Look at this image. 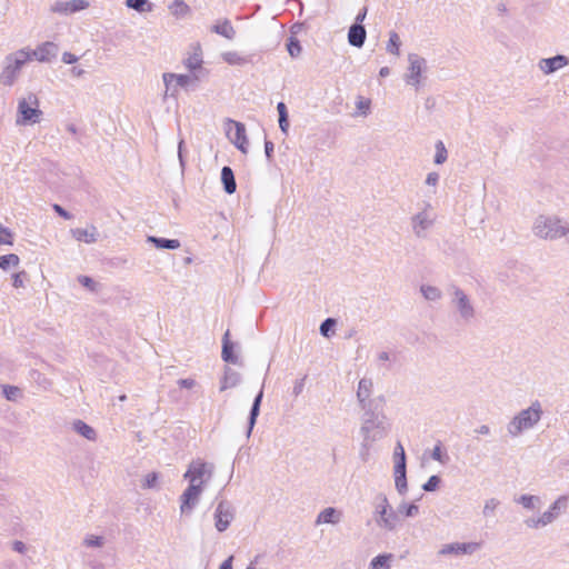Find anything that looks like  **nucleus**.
Masks as SVG:
<instances>
[{
	"label": "nucleus",
	"mask_w": 569,
	"mask_h": 569,
	"mask_svg": "<svg viewBox=\"0 0 569 569\" xmlns=\"http://www.w3.org/2000/svg\"><path fill=\"white\" fill-rule=\"evenodd\" d=\"M531 233L539 240L557 241L569 233V222L555 213H540L532 220Z\"/></svg>",
	"instance_id": "obj_1"
},
{
	"label": "nucleus",
	"mask_w": 569,
	"mask_h": 569,
	"mask_svg": "<svg viewBox=\"0 0 569 569\" xmlns=\"http://www.w3.org/2000/svg\"><path fill=\"white\" fill-rule=\"evenodd\" d=\"M29 62V57L22 48L7 54L0 70V86L12 88L19 80L22 69Z\"/></svg>",
	"instance_id": "obj_2"
},
{
	"label": "nucleus",
	"mask_w": 569,
	"mask_h": 569,
	"mask_svg": "<svg viewBox=\"0 0 569 569\" xmlns=\"http://www.w3.org/2000/svg\"><path fill=\"white\" fill-rule=\"evenodd\" d=\"M407 60L408 67L403 73V81L415 91H419L427 80V60L416 53H409Z\"/></svg>",
	"instance_id": "obj_3"
},
{
	"label": "nucleus",
	"mask_w": 569,
	"mask_h": 569,
	"mask_svg": "<svg viewBox=\"0 0 569 569\" xmlns=\"http://www.w3.org/2000/svg\"><path fill=\"white\" fill-rule=\"evenodd\" d=\"M162 81L166 88L164 94L170 97H177L180 89L189 90L194 88L198 82L201 81L198 74L192 73H174L164 72L162 74Z\"/></svg>",
	"instance_id": "obj_4"
},
{
	"label": "nucleus",
	"mask_w": 569,
	"mask_h": 569,
	"mask_svg": "<svg viewBox=\"0 0 569 569\" xmlns=\"http://www.w3.org/2000/svg\"><path fill=\"white\" fill-rule=\"evenodd\" d=\"M38 106V98L33 93L19 99L16 123L18 126H26L39 122L42 112Z\"/></svg>",
	"instance_id": "obj_5"
},
{
	"label": "nucleus",
	"mask_w": 569,
	"mask_h": 569,
	"mask_svg": "<svg viewBox=\"0 0 569 569\" xmlns=\"http://www.w3.org/2000/svg\"><path fill=\"white\" fill-rule=\"evenodd\" d=\"M435 222L436 213L429 202H425L423 206L410 218L411 230L417 238H426Z\"/></svg>",
	"instance_id": "obj_6"
},
{
	"label": "nucleus",
	"mask_w": 569,
	"mask_h": 569,
	"mask_svg": "<svg viewBox=\"0 0 569 569\" xmlns=\"http://www.w3.org/2000/svg\"><path fill=\"white\" fill-rule=\"evenodd\" d=\"M226 136L228 140L242 153L249 152V140L246 131V126L242 122L227 119L223 123Z\"/></svg>",
	"instance_id": "obj_7"
},
{
	"label": "nucleus",
	"mask_w": 569,
	"mask_h": 569,
	"mask_svg": "<svg viewBox=\"0 0 569 569\" xmlns=\"http://www.w3.org/2000/svg\"><path fill=\"white\" fill-rule=\"evenodd\" d=\"M22 49L29 57V62L38 61L41 63H50L59 53V46L52 41L41 42L36 48L22 47Z\"/></svg>",
	"instance_id": "obj_8"
},
{
	"label": "nucleus",
	"mask_w": 569,
	"mask_h": 569,
	"mask_svg": "<svg viewBox=\"0 0 569 569\" xmlns=\"http://www.w3.org/2000/svg\"><path fill=\"white\" fill-rule=\"evenodd\" d=\"M203 52L201 46L196 43L191 46L182 60V64L189 73L198 74L199 79H204L209 71L203 68Z\"/></svg>",
	"instance_id": "obj_9"
},
{
	"label": "nucleus",
	"mask_w": 569,
	"mask_h": 569,
	"mask_svg": "<svg viewBox=\"0 0 569 569\" xmlns=\"http://www.w3.org/2000/svg\"><path fill=\"white\" fill-rule=\"evenodd\" d=\"M448 291L451 297V305L461 318L470 319L476 316L469 297L461 288L456 284H451L449 286Z\"/></svg>",
	"instance_id": "obj_10"
},
{
	"label": "nucleus",
	"mask_w": 569,
	"mask_h": 569,
	"mask_svg": "<svg viewBox=\"0 0 569 569\" xmlns=\"http://www.w3.org/2000/svg\"><path fill=\"white\" fill-rule=\"evenodd\" d=\"M540 406L533 405L532 407L520 412L511 423L512 432L518 433L522 430L531 428L540 419Z\"/></svg>",
	"instance_id": "obj_11"
},
{
	"label": "nucleus",
	"mask_w": 569,
	"mask_h": 569,
	"mask_svg": "<svg viewBox=\"0 0 569 569\" xmlns=\"http://www.w3.org/2000/svg\"><path fill=\"white\" fill-rule=\"evenodd\" d=\"M90 7L88 0H57L51 4V12L59 16H72Z\"/></svg>",
	"instance_id": "obj_12"
},
{
	"label": "nucleus",
	"mask_w": 569,
	"mask_h": 569,
	"mask_svg": "<svg viewBox=\"0 0 569 569\" xmlns=\"http://www.w3.org/2000/svg\"><path fill=\"white\" fill-rule=\"evenodd\" d=\"M418 292L420 298L432 307L439 306L445 298L441 287L432 281H422L419 284Z\"/></svg>",
	"instance_id": "obj_13"
},
{
	"label": "nucleus",
	"mask_w": 569,
	"mask_h": 569,
	"mask_svg": "<svg viewBox=\"0 0 569 569\" xmlns=\"http://www.w3.org/2000/svg\"><path fill=\"white\" fill-rule=\"evenodd\" d=\"M569 66V58L565 54H557L550 58H541L537 62L538 70L543 76H550Z\"/></svg>",
	"instance_id": "obj_14"
},
{
	"label": "nucleus",
	"mask_w": 569,
	"mask_h": 569,
	"mask_svg": "<svg viewBox=\"0 0 569 569\" xmlns=\"http://www.w3.org/2000/svg\"><path fill=\"white\" fill-rule=\"evenodd\" d=\"M211 470L206 462L196 461L189 466V469L184 473V478L189 482L199 483L203 486L204 478H209Z\"/></svg>",
	"instance_id": "obj_15"
},
{
	"label": "nucleus",
	"mask_w": 569,
	"mask_h": 569,
	"mask_svg": "<svg viewBox=\"0 0 569 569\" xmlns=\"http://www.w3.org/2000/svg\"><path fill=\"white\" fill-rule=\"evenodd\" d=\"M202 492V485L189 482L188 488L181 496V512L190 511L197 503Z\"/></svg>",
	"instance_id": "obj_16"
},
{
	"label": "nucleus",
	"mask_w": 569,
	"mask_h": 569,
	"mask_svg": "<svg viewBox=\"0 0 569 569\" xmlns=\"http://www.w3.org/2000/svg\"><path fill=\"white\" fill-rule=\"evenodd\" d=\"M395 457H396V466H395L396 485H397V487L405 486L406 455H405V449L400 442H398V445L396 447Z\"/></svg>",
	"instance_id": "obj_17"
},
{
	"label": "nucleus",
	"mask_w": 569,
	"mask_h": 569,
	"mask_svg": "<svg viewBox=\"0 0 569 569\" xmlns=\"http://www.w3.org/2000/svg\"><path fill=\"white\" fill-rule=\"evenodd\" d=\"M70 232L77 241L84 242L87 244L97 242L99 237V232L94 226L71 229Z\"/></svg>",
	"instance_id": "obj_18"
},
{
	"label": "nucleus",
	"mask_w": 569,
	"mask_h": 569,
	"mask_svg": "<svg viewBox=\"0 0 569 569\" xmlns=\"http://www.w3.org/2000/svg\"><path fill=\"white\" fill-rule=\"evenodd\" d=\"M367 31L362 24L355 23L349 28L348 42L356 47L361 48L366 41Z\"/></svg>",
	"instance_id": "obj_19"
},
{
	"label": "nucleus",
	"mask_w": 569,
	"mask_h": 569,
	"mask_svg": "<svg viewBox=\"0 0 569 569\" xmlns=\"http://www.w3.org/2000/svg\"><path fill=\"white\" fill-rule=\"evenodd\" d=\"M211 31L228 40L236 38V30L228 19L217 20L216 23L212 24Z\"/></svg>",
	"instance_id": "obj_20"
},
{
	"label": "nucleus",
	"mask_w": 569,
	"mask_h": 569,
	"mask_svg": "<svg viewBox=\"0 0 569 569\" xmlns=\"http://www.w3.org/2000/svg\"><path fill=\"white\" fill-rule=\"evenodd\" d=\"M480 547L478 542H467V543H451L447 545L442 549V553H472Z\"/></svg>",
	"instance_id": "obj_21"
},
{
	"label": "nucleus",
	"mask_w": 569,
	"mask_h": 569,
	"mask_svg": "<svg viewBox=\"0 0 569 569\" xmlns=\"http://www.w3.org/2000/svg\"><path fill=\"white\" fill-rule=\"evenodd\" d=\"M216 528L219 531H223L229 526L232 515L228 510V508L224 506V503H219L216 510Z\"/></svg>",
	"instance_id": "obj_22"
},
{
	"label": "nucleus",
	"mask_w": 569,
	"mask_h": 569,
	"mask_svg": "<svg viewBox=\"0 0 569 569\" xmlns=\"http://www.w3.org/2000/svg\"><path fill=\"white\" fill-rule=\"evenodd\" d=\"M147 242L152 243L157 249L177 250L181 247V243L178 239H166L154 236L147 237Z\"/></svg>",
	"instance_id": "obj_23"
},
{
	"label": "nucleus",
	"mask_w": 569,
	"mask_h": 569,
	"mask_svg": "<svg viewBox=\"0 0 569 569\" xmlns=\"http://www.w3.org/2000/svg\"><path fill=\"white\" fill-rule=\"evenodd\" d=\"M220 57L223 62L233 67H243L249 62L243 54L236 50L224 51L220 54Z\"/></svg>",
	"instance_id": "obj_24"
},
{
	"label": "nucleus",
	"mask_w": 569,
	"mask_h": 569,
	"mask_svg": "<svg viewBox=\"0 0 569 569\" xmlns=\"http://www.w3.org/2000/svg\"><path fill=\"white\" fill-rule=\"evenodd\" d=\"M222 359L226 361V362H231V363H236L237 362V357L234 355V346L233 343L231 342L230 340V331L227 330L224 332V336H223V339H222Z\"/></svg>",
	"instance_id": "obj_25"
},
{
	"label": "nucleus",
	"mask_w": 569,
	"mask_h": 569,
	"mask_svg": "<svg viewBox=\"0 0 569 569\" xmlns=\"http://www.w3.org/2000/svg\"><path fill=\"white\" fill-rule=\"evenodd\" d=\"M221 182L223 189L228 194H232L237 189L233 171L230 167H223L221 169Z\"/></svg>",
	"instance_id": "obj_26"
},
{
	"label": "nucleus",
	"mask_w": 569,
	"mask_h": 569,
	"mask_svg": "<svg viewBox=\"0 0 569 569\" xmlns=\"http://www.w3.org/2000/svg\"><path fill=\"white\" fill-rule=\"evenodd\" d=\"M170 13L177 19H183L191 12L190 7L182 0H174L169 6Z\"/></svg>",
	"instance_id": "obj_27"
},
{
	"label": "nucleus",
	"mask_w": 569,
	"mask_h": 569,
	"mask_svg": "<svg viewBox=\"0 0 569 569\" xmlns=\"http://www.w3.org/2000/svg\"><path fill=\"white\" fill-rule=\"evenodd\" d=\"M380 509V521L379 523L388 529H392L395 526V515L391 511V508L388 506V503L385 501Z\"/></svg>",
	"instance_id": "obj_28"
},
{
	"label": "nucleus",
	"mask_w": 569,
	"mask_h": 569,
	"mask_svg": "<svg viewBox=\"0 0 569 569\" xmlns=\"http://www.w3.org/2000/svg\"><path fill=\"white\" fill-rule=\"evenodd\" d=\"M400 47L401 40L399 34L396 31L389 32V40L386 44V50L388 53L399 57L400 56Z\"/></svg>",
	"instance_id": "obj_29"
},
{
	"label": "nucleus",
	"mask_w": 569,
	"mask_h": 569,
	"mask_svg": "<svg viewBox=\"0 0 569 569\" xmlns=\"http://www.w3.org/2000/svg\"><path fill=\"white\" fill-rule=\"evenodd\" d=\"M277 111L279 114V128L283 134H288L289 131V121H288V110L283 102H279L277 104Z\"/></svg>",
	"instance_id": "obj_30"
},
{
	"label": "nucleus",
	"mask_w": 569,
	"mask_h": 569,
	"mask_svg": "<svg viewBox=\"0 0 569 569\" xmlns=\"http://www.w3.org/2000/svg\"><path fill=\"white\" fill-rule=\"evenodd\" d=\"M448 159V151L445 146V143L441 140H438L435 143V156H433V163L437 166H440L445 163Z\"/></svg>",
	"instance_id": "obj_31"
},
{
	"label": "nucleus",
	"mask_w": 569,
	"mask_h": 569,
	"mask_svg": "<svg viewBox=\"0 0 569 569\" xmlns=\"http://www.w3.org/2000/svg\"><path fill=\"white\" fill-rule=\"evenodd\" d=\"M566 506V499H558L553 505L552 507L550 508L549 511L545 512L542 515V517L540 519L537 520V522L535 523V526H538L539 523L541 525H547L549 522L552 521L553 519V511L557 510V509H560L562 507Z\"/></svg>",
	"instance_id": "obj_32"
},
{
	"label": "nucleus",
	"mask_w": 569,
	"mask_h": 569,
	"mask_svg": "<svg viewBox=\"0 0 569 569\" xmlns=\"http://www.w3.org/2000/svg\"><path fill=\"white\" fill-rule=\"evenodd\" d=\"M20 263V258L16 253L0 256V270L7 271L10 268H17Z\"/></svg>",
	"instance_id": "obj_33"
},
{
	"label": "nucleus",
	"mask_w": 569,
	"mask_h": 569,
	"mask_svg": "<svg viewBox=\"0 0 569 569\" xmlns=\"http://www.w3.org/2000/svg\"><path fill=\"white\" fill-rule=\"evenodd\" d=\"M126 6L140 13L150 12L152 4L148 0H126Z\"/></svg>",
	"instance_id": "obj_34"
},
{
	"label": "nucleus",
	"mask_w": 569,
	"mask_h": 569,
	"mask_svg": "<svg viewBox=\"0 0 569 569\" xmlns=\"http://www.w3.org/2000/svg\"><path fill=\"white\" fill-rule=\"evenodd\" d=\"M78 282L84 287L86 289H88L90 292H99L100 289H101V284L96 281L94 279H92L91 277H88V276H79L77 278Z\"/></svg>",
	"instance_id": "obj_35"
},
{
	"label": "nucleus",
	"mask_w": 569,
	"mask_h": 569,
	"mask_svg": "<svg viewBox=\"0 0 569 569\" xmlns=\"http://www.w3.org/2000/svg\"><path fill=\"white\" fill-rule=\"evenodd\" d=\"M392 555H380L372 559L370 569H389Z\"/></svg>",
	"instance_id": "obj_36"
},
{
	"label": "nucleus",
	"mask_w": 569,
	"mask_h": 569,
	"mask_svg": "<svg viewBox=\"0 0 569 569\" xmlns=\"http://www.w3.org/2000/svg\"><path fill=\"white\" fill-rule=\"evenodd\" d=\"M74 429L80 435H82L83 437H86L89 440H94L96 439L94 430L90 426H88L87 423H84L81 420H78L77 422H74Z\"/></svg>",
	"instance_id": "obj_37"
},
{
	"label": "nucleus",
	"mask_w": 569,
	"mask_h": 569,
	"mask_svg": "<svg viewBox=\"0 0 569 569\" xmlns=\"http://www.w3.org/2000/svg\"><path fill=\"white\" fill-rule=\"evenodd\" d=\"M371 102L369 99L358 97L356 101L357 116L366 117L370 111Z\"/></svg>",
	"instance_id": "obj_38"
},
{
	"label": "nucleus",
	"mask_w": 569,
	"mask_h": 569,
	"mask_svg": "<svg viewBox=\"0 0 569 569\" xmlns=\"http://www.w3.org/2000/svg\"><path fill=\"white\" fill-rule=\"evenodd\" d=\"M371 387H372V382L370 380L361 379L359 381L357 395L361 401H363L366 398L369 397Z\"/></svg>",
	"instance_id": "obj_39"
},
{
	"label": "nucleus",
	"mask_w": 569,
	"mask_h": 569,
	"mask_svg": "<svg viewBox=\"0 0 569 569\" xmlns=\"http://www.w3.org/2000/svg\"><path fill=\"white\" fill-rule=\"evenodd\" d=\"M336 510L331 507L326 508L323 511H321L317 518V523H330L336 522Z\"/></svg>",
	"instance_id": "obj_40"
},
{
	"label": "nucleus",
	"mask_w": 569,
	"mask_h": 569,
	"mask_svg": "<svg viewBox=\"0 0 569 569\" xmlns=\"http://www.w3.org/2000/svg\"><path fill=\"white\" fill-rule=\"evenodd\" d=\"M26 271H19L11 276L12 287L16 289H24L26 288Z\"/></svg>",
	"instance_id": "obj_41"
},
{
	"label": "nucleus",
	"mask_w": 569,
	"mask_h": 569,
	"mask_svg": "<svg viewBox=\"0 0 569 569\" xmlns=\"http://www.w3.org/2000/svg\"><path fill=\"white\" fill-rule=\"evenodd\" d=\"M287 49L292 58H297L301 53V46L295 38H290V41L287 44Z\"/></svg>",
	"instance_id": "obj_42"
},
{
	"label": "nucleus",
	"mask_w": 569,
	"mask_h": 569,
	"mask_svg": "<svg viewBox=\"0 0 569 569\" xmlns=\"http://www.w3.org/2000/svg\"><path fill=\"white\" fill-rule=\"evenodd\" d=\"M0 243L12 244V233L9 229L0 224Z\"/></svg>",
	"instance_id": "obj_43"
},
{
	"label": "nucleus",
	"mask_w": 569,
	"mask_h": 569,
	"mask_svg": "<svg viewBox=\"0 0 569 569\" xmlns=\"http://www.w3.org/2000/svg\"><path fill=\"white\" fill-rule=\"evenodd\" d=\"M440 180V176L436 171H431L426 176L425 183L428 187H437Z\"/></svg>",
	"instance_id": "obj_44"
},
{
	"label": "nucleus",
	"mask_w": 569,
	"mask_h": 569,
	"mask_svg": "<svg viewBox=\"0 0 569 569\" xmlns=\"http://www.w3.org/2000/svg\"><path fill=\"white\" fill-rule=\"evenodd\" d=\"M432 458L441 463H445L447 462L448 460V457L447 455L442 451V448L440 445H437L433 450H432Z\"/></svg>",
	"instance_id": "obj_45"
},
{
	"label": "nucleus",
	"mask_w": 569,
	"mask_h": 569,
	"mask_svg": "<svg viewBox=\"0 0 569 569\" xmlns=\"http://www.w3.org/2000/svg\"><path fill=\"white\" fill-rule=\"evenodd\" d=\"M439 482H440V479L439 477L437 476H431L428 481L423 485V489L426 491H433L438 488L439 486Z\"/></svg>",
	"instance_id": "obj_46"
},
{
	"label": "nucleus",
	"mask_w": 569,
	"mask_h": 569,
	"mask_svg": "<svg viewBox=\"0 0 569 569\" xmlns=\"http://www.w3.org/2000/svg\"><path fill=\"white\" fill-rule=\"evenodd\" d=\"M3 392L8 400H14L19 396L20 390L17 387L6 386Z\"/></svg>",
	"instance_id": "obj_47"
},
{
	"label": "nucleus",
	"mask_w": 569,
	"mask_h": 569,
	"mask_svg": "<svg viewBox=\"0 0 569 569\" xmlns=\"http://www.w3.org/2000/svg\"><path fill=\"white\" fill-rule=\"evenodd\" d=\"M336 322H322L320 327V331L325 337H330L333 333V327Z\"/></svg>",
	"instance_id": "obj_48"
},
{
	"label": "nucleus",
	"mask_w": 569,
	"mask_h": 569,
	"mask_svg": "<svg viewBox=\"0 0 569 569\" xmlns=\"http://www.w3.org/2000/svg\"><path fill=\"white\" fill-rule=\"evenodd\" d=\"M61 60L66 64H73L79 60V58L76 54L67 51L62 53Z\"/></svg>",
	"instance_id": "obj_49"
},
{
	"label": "nucleus",
	"mask_w": 569,
	"mask_h": 569,
	"mask_svg": "<svg viewBox=\"0 0 569 569\" xmlns=\"http://www.w3.org/2000/svg\"><path fill=\"white\" fill-rule=\"evenodd\" d=\"M157 480H158L157 473L152 472V473L147 475L144 478V487L146 488L153 487L157 483Z\"/></svg>",
	"instance_id": "obj_50"
},
{
	"label": "nucleus",
	"mask_w": 569,
	"mask_h": 569,
	"mask_svg": "<svg viewBox=\"0 0 569 569\" xmlns=\"http://www.w3.org/2000/svg\"><path fill=\"white\" fill-rule=\"evenodd\" d=\"M178 385L181 387V388H186V389H192L194 386H196V380L192 379V378H188V379H180L178 381Z\"/></svg>",
	"instance_id": "obj_51"
},
{
	"label": "nucleus",
	"mask_w": 569,
	"mask_h": 569,
	"mask_svg": "<svg viewBox=\"0 0 569 569\" xmlns=\"http://www.w3.org/2000/svg\"><path fill=\"white\" fill-rule=\"evenodd\" d=\"M536 498L533 496H522L520 498V502L523 505V507L526 508H532L533 507V502H535Z\"/></svg>",
	"instance_id": "obj_52"
},
{
	"label": "nucleus",
	"mask_w": 569,
	"mask_h": 569,
	"mask_svg": "<svg viewBox=\"0 0 569 569\" xmlns=\"http://www.w3.org/2000/svg\"><path fill=\"white\" fill-rule=\"evenodd\" d=\"M419 511V508L418 506L411 503V505H408L406 508H405V516L406 517H411V516H415L417 515Z\"/></svg>",
	"instance_id": "obj_53"
},
{
	"label": "nucleus",
	"mask_w": 569,
	"mask_h": 569,
	"mask_svg": "<svg viewBox=\"0 0 569 569\" xmlns=\"http://www.w3.org/2000/svg\"><path fill=\"white\" fill-rule=\"evenodd\" d=\"M53 210H54V211H56L60 217H62V218H64V219H67V220L71 219V214H70L68 211H66L61 206H59V204H54V206H53Z\"/></svg>",
	"instance_id": "obj_54"
},
{
	"label": "nucleus",
	"mask_w": 569,
	"mask_h": 569,
	"mask_svg": "<svg viewBox=\"0 0 569 569\" xmlns=\"http://www.w3.org/2000/svg\"><path fill=\"white\" fill-rule=\"evenodd\" d=\"M261 397H262V393H259L258 397L254 400V403H253V407H252V410H251V420L252 421L254 420V418H256V416L258 413L259 403H260Z\"/></svg>",
	"instance_id": "obj_55"
},
{
	"label": "nucleus",
	"mask_w": 569,
	"mask_h": 569,
	"mask_svg": "<svg viewBox=\"0 0 569 569\" xmlns=\"http://www.w3.org/2000/svg\"><path fill=\"white\" fill-rule=\"evenodd\" d=\"M273 143L271 141H266L264 142V153H266V157L270 160L271 157H272V152H273Z\"/></svg>",
	"instance_id": "obj_56"
},
{
	"label": "nucleus",
	"mask_w": 569,
	"mask_h": 569,
	"mask_svg": "<svg viewBox=\"0 0 569 569\" xmlns=\"http://www.w3.org/2000/svg\"><path fill=\"white\" fill-rule=\"evenodd\" d=\"M86 543L90 547H98L101 545V538L100 537H90L86 540Z\"/></svg>",
	"instance_id": "obj_57"
},
{
	"label": "nucleus",
	"mask_w": 569,
	"mask_h": 569,
	"mask_svg": "<svg viewBox=\"0 0 569 569\" xmlns=\"http://www.w3.org/2000/svg\"><path fill=\"white\" fill-rule=\"evenodd\" d=\"M367 16V8H363L357 16H356V23L361 24Z\"/></svg>",
	"instance_id": "obj_58"
},
{
	"label": "nucleus",
	"mask_w": 569,
	"mask_h": 569,
	"mask_svg": "<svg viewBox=\"0 0 569 569\" xmlns=\"http://www.w3.org/2000/svg\"><path fill=\"white\" fill-rule=\"evenodd\" d=\"M232 560H233V557L230 556L228 559H226L221 566H220V569H232Z\"/></svg>",
	"instance_id": "obj_59"
},
{
	"label": "nucleus",
	"mask_w": 569,
	"mask_h": 569,
	"mask_svg": "<svg viewBox=\"0 0 569 569\" xmlns=\"http://www.w3.org/2000/svg\"><path fill=\"white\" fill-rule=\"evenodd\" d=\"M83 73H84V70H83V69H81V68L73 67V68L71 69V74H72L73 77H78V78H79V77H82V76H83Z\"/></svg>",
	"instance_id": "obj_60"
},
{
	"label": "nucleus",
	"mask_w": 569,
	"mask_h": 569,
	"mask_svg": "<svg viewBox=\"0 0 569 569\" xmlns=\"http://www.w3.org/2000/svg\"><path fill=\"white\" fill-rule=\"evenodd\" d=\"M390 69L388 67H382L380 70H379V76L381 78H386L390 74Z\"/></svg>",
	"instance_id": "obj_61"
},
{
	"label": "nucleus",
	"mask_w": 569,
	"mask_h": 569,
	"mask_svg": "<svg viewBox=\"0 0 569 569\" xmlns=\"http://www.w3.org/2000/svg\"><path fill=\"white\" fill-rule=\"evenodd\" d=\"M182 144H183V141H182V140H180V142H179V147H178V156H179V160H180L181 166H183V159H182Z\"/></svg>",
	"instance_id": "obj_62"
},
{
	"label": "nucleus",
	"mask_w": 569,
	"mask_h": 569,
	"mask_svg": "<svg viewBox=\"0 0 569 569\" xmlns=\"http://www.w3.org/2000/svg\"><path fill=\"white\" fill-rule=\"evenodd\" d=\"M13 547H14V550H17L19 552H22L24 550V545L21 541H16Z\"/></svg>",
	"instance_id": "obj_63"
},
{
	"label": "nucleus",
	"mask_w": 569,
	"mask_h": 569,
	"mask_svg": "<svg viewBox=\"0 0 569 569\" xmlns=\"http://www.w3.org/2000/svg\"><path fill=\"white\" fill-rule=\"evenodd\" d=\"M478 432H480V433H485V435H486V433H488V432H489V428H488L487 426H482V427H480V429L478 430Z\"/></svg>",
	"instance_id": "obj_64"
}]
</instances>
